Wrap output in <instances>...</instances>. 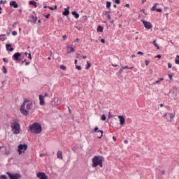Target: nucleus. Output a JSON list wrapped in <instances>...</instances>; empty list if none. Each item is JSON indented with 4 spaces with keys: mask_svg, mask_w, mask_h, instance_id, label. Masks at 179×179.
Listing matches in <instances>:
<instances>
[{
    "mask_svg": "<svg viewBox=\"0 0 179 179\" xmlns=\"http://www.w3.org/2000/svg\"><path fill=\"white\" fill-rule=\"evenodd\" d=\"M33 108V103L29 100H25L20 107L21 114L23 115H29L30 110Z\"/></svg>",
    "mask_w": 179,
    "mask_h": 179,
    "instance_id": "1",
    "label": "nucleus"
},
{
    "mask_svg": "<svg viewBox=\"0 0 179 179\" xmlns=\"http://www.w3.org/2000/svg\"><path fill=\"white\" fill-rule=\"evenodd\" d=\"M41 131H43V128L39 123L35 122L29 126V131L31 132V134H41Z\"/></svg>",
    "mask_w": 179,
    "mask_h": 179,
    "instance_id": "2",
    "label": "nucleus"
},
{
    "mask_svg": "<svg viewBox=\"0 0 179 179\" xmlns=\"http://www.w3.org/2000/svg\"><path fill=\"white\" fill-rule=\"evenodd\" d=\"M103 162H104V157L102 156H94L92 159V167H103Z\"/></svg>",
    "mask_w": 179,
    "mask_h": 179,
    "instance_id": "3",
    "label": "nucleus"
},
{
    "mask_svg": "<svg viewBox=\"0 0 179 179\" xmlns=\"http://www.w3.org/2000/svg\"><path fill=\"white\" fill-rule=\"evenodd\" d=\"M11 131L15 135L20 134V124L16 120H13L10 123Z\"/></svg>",
    "mask_w": 179,
    "mask_h": 179,
    "instance_id": "4",
    "label": "nucleus"
},
{
    "mask_svg": "<svg viewBox=\"0 0 179 179\" xmlns=\"http://www.w3.org/2000/svg\"><path fill=\"white\" fill-rule=\"evenodd\" d=\"M22 53H20V52L15 53L12 57L13 61H17V62H20V61H22Z\"/></svg>",
    "mask_w": 179,
    "mask_h": 179,
    "instance_id": "5",
    "label": "nucleus"
},
{
    "mask_svg": "<svg viewBox=\"0 0 179 179\" xmlns=\"http://www.w3.org/2000/svg\"><path fill=\"white\" fill-rule=\"evenodd\" d=\"M24 150H27V144H20L18 145L19 155H20L21 153H24Z\"/></svg>",
    "mask_w": 179,
    "mask_h": 179,
    "instance_id": "6",
    "label": "nucleus"
},
{
    "mask_svg": "<svg viewBox=\"0 0 179 179\" xmlns=\"http://www.w3.org/2000/svg\"><path fill=\"white\" fill-rule=\"evenodd\" d=\"M10 179H19L20 178V175L19 173H10V172H6Z\"/></svg>",
    "mask_w": 179,
    "mask_h": 179,
    "instance_id": "7",
    "label": "nucleus"
},
{
    "mask_svg": "<svg viewBox=\"0 0 179 179\" xmlns=\"http://www.w3.org/2000/svg\"><path fill=\"white\" fill-rule=\"evenodd\" d=\"M141 22L143 24L145 29H148V30H150V29H152V27H153V25H152V23H150V22L145 21V20H142Z\"/></svg>",
    "mask_w": 179,
    "mask_h": 179,
    "instance_id": "8",
    "label": "nucleus"
},
{
    "mask_svg": "<svg viewBox=\"0 0 179 179\" xmlns=\"http://www.w3.org/2000/svg\"><path fill=\"white\" fill-rule=\"evenodd\" d=\"M36 176L40 179H48V176H47V175H45V173L43 172H38L36 174Z\"/></svg>",
    "mask_w": 179,
    "mask_h": 179,
    "instance_id": "9",
    "label": "nucleus"
},
{
    "mask_svg": "<svg viewBox=\"0 0 179 179\" xmlns=\"http://www.w3.org/2000/svg\"><path fill=\"white\" fill-rule=\"evenodd\" d=\"M164 118H166V120H169L170 118V121L171 122L172 120H174V114L173 113H166L164 115Z\"/></svg>",
    "mask_w": 179,
    "mask_h": 179,
    "instance_id": "10",
    "label": "nucleus"
},
{
    "mask_svg": "<svg viewBox=\"0 0 179 179\" xmlns=\"http://www.w3.org/2000/svg\"><path fill=\"white\" fill-rule=\"evenodd\" d=\"M117 118L119 119L120 125H124V124H125V117H124V116L118 115Z\"/></svg>",
    "mask_w": 179,
    "mask_h": 179,
    "instance_id": "11",
    "label": "nucleus"
},
{
    "mask_svg": "<svg viewBox=\"0 0 179 179\" xmlns=\"http://www.w3.org/2000/svg\"><path fill=\"white\" fill-rule=\"evenodd\" d=\"M39 101L41 106H44V104H45V102L44 101V96L42 94L39 95Z\"/></svg>",
    "mask_w": 179,
    "mask_h": 179,
    "instance_id": "12",
    "label": "nucleus"
},
{
    "mask_svg": "<svg viewBox=\"0 0 179 179\" xmlns=\"http://www.w3.org/2000/svg\"><path fill=\"white\" fill-rule=\"evenodd\" d=\"M94 131L100 132L101 135L98 136L99 139H101V138H103V130H99V127H95Z\"/></svg>",
    "mask_w": 179,
    "mask_h": 179,
    "instance_id": "13",
    "label": "nucleus"
},
{
    "mask_svg": "<svg viewBox=\"0 0 179 179\" xmlns=\"http://www.w3.org/2000/svg\"><path fill=\"white\" fill-rule=\"evenodd\" d=\"M6 48L7 51H10V52H12V51H13V48H12V45L7 43L6 45Z\"/></svg>",
    "mask_w": 179,
    "mask_h": 179,
    "instance_id": "14",
    "label": "nucleus"
},
{
    "mask_svg": "<svg viewBox=\"0 0 179 179\" xmlns=\"http://www.w3.org/2000/svg\"><path fill=\"white\" fill-rule=\"evenodd\" d=\"M10 6H12L13 8H15V9L18 8L19 5H17V3L16 1H10Z\"/></svg>",
    "mask_w": 179,
    "mask_h": 179,
    "instance_id": "15",
    "label": "nucleus"
},
{
    "mask_svg": "<svg viewBox=\"0 0 179 179\" xmlns=\"http://www.w3.org/2000/svg\"><path fill=\"white\" fill-rule=\"evenodd\" d=\"M57 159H60V160H62L64 159L62 157V151H61V150L57 151Z\"/></svg>",
    "mask_w": 179,
    "mask_h": 179,
    "instance_id": "16",
    "label": "nucleus"
},
{
    "mask_svg": "<svg viewBox=\"0 0 179 179\" xmlns=\"http://www.w3.org/2000/svg\"><path fill=\"white\" fill-rule=\"evenodd\" d=\"M64 16H68L69 15V7L68 8H65L64 11L63 12Z\"/></svg>",
    "mask_w": 179,
    "mask_h": 179,
    "instance_id": "17",
    "label": "nucleus"
},
{
    "mask_svg": "<svg viewBox=\"0 0 179 179\" xmlns=\"http://www.w3.org/2000/svg\"><path fill=\"white\" fill-rule=\"evenodd\" d=\"M71 13L76 19H79V13H78L76 11H73Z\"/></svg>",
    "mask_w": 179,
    "mask_h": 179,
    "instance_id": "18",
    "label": "nucleus"
},
{
    "mask_svg": "<svg viewBox=\"0 0 179 179\" xmlns=\"http://www.w3.org/2000/svg\"><path fill=\"white\" fill-rule=\"evenodd\" d=\"M68 50H70L68 52V54H71V52H75V49H73V48L71 47V46H67Z\"/></svg>",
    "mask_w": 179,
    "mask_h": 179,
    "instance_id": "19",
    "label": "nucleus"
},
{
    "mask_svg": "<svg viewBox=\"0 0 179 179\" xmlns=\"http://www.w3.org/2000/svg\"><path fill=\"white\" fill-rule=\"evenodd\" d=\"M29 4L33 5V6H34V8H37V2L34 1H30Z\"/></svg>",
    "mask_w": 179,
    "mask_h": 179,
    "instance_id": "20",
    "label": "nucleus"
},
{
    "mask_svg": "<svg viewBox=\"0 0 179 179\" xmlns=\"http://www.w3.org/2000/svg\"><path fill=\"white\" fill-rule=\"evenodd\" d=\"M152 44L155 45V47H156L157 48V50H160V47L156 43V40L153 41Z\"/></svg>",
    "mask_w": 179,
    "mask_h": 179,
    "instance_id": "21",
    "label": "nucleus"
},
{
    "mask_svg": "<svg viewBox=\"0 0 179 179\" xmlns=\"http://www.w3.org/2000/svg\"><path fill=\"white\" fill-rule=\"evenodd\" d=\"M90 66H92V63H90V62H87V66H85V69H89Z\"/></svg>",
    "mask_w": 179,
    "mask_h": 179,
    "instance_id": "22",
    "label": "nucleus"
},
{
    "mask_svg": "<svg viewBox=\"0 0 179 179\" xmlns=\"http://www.w3.org/2000/svg\"><path fill=\"white\" fill-rule=\"evenodd\" d=\"M156 6H157V3H155L154 4V6L151 8L150 10H152V12H153V10H156Z\"/></svg>",
    "mask_w": 179,
    "mask_h": 179,
    "instance_id": "23",
    "label": "nucleus"
},
{
    "mask_svg": "<svg viewBox=\"0 0 179 179\" xmlns=\"http://www.w3.org/2000/svg\"><path fill=\"white\" fill-rule=\"evenodd\" d=\"M97 31H99L100 33H101L103 31V27L99 25L97 27Z\"/></svg>",
    "mask_w": 179,
    "mask_h": 179,
    "instance_id": "24",
    "label": "nucleus"
},
{
    "mask_svg": "<svg viewBox=\"0 0 179 179\" xmlns=\"http://www.w3.org/2000/svg\"><path fill=\"white\" fill-rule=\"evenodd\" d=\"M57 101L55 102V106H59L61 104V99H57Z\"/></svg>",
    "mask_w": 179,
    "mask_h": 179,
    "instance_id": "25",
    "label": "nucleus"
},
{
    "mask_svg": "<svg viewBox=\"0 0 179 179\" xmlns=\"http://www.w3.org/2000/svg\"><path fill=\"white\" fill-rule=\"evenodd\" d=\"M106 8H108V9H110V8H111V2L110 1L106 2Z\"/></svg>",
    "mask_w": 179,
    "mask_h": 179,
    "instance_id": "26",
    "label": "nucleus"
},
{
    "mask_svg": "<svg viewBox=\"0 0 179 179\" xmlns=\"http://www.w3.org/2000/svg\"><path fill=\"white\" fill-rule=\"evenodd\" d=\"M3 73H4L5 74L8 73V71H6V68L5 67V66H3Z\"/></svg>",
    "mask_w": 179,
    "mask_h": 179,
    "instance_id": "27",
    "label": "nucleus"
},
{
    "mask_svg": "<svg viewBox=\"0 0 179 179\" xmlns=\"http://www.w3.org/2000/svg\"><path fill=\"white\" fill-rule=\"evenodd\" d=\"M59 68H60V69H63V71H65V69H66V66H65L64 65H60Z\"/></svg>",
    "mask_w": 179,
    "mask_h": 179,
    "instance_id": "28",
    "label": "nucleus"
},
{
    "mask_svg": "<svg viewBox=\"0 0 179 179\" xmlns=\"http://www.w3.org/2000/svg\"><path fill=\"white\" fill-rule=\"evenodd\" d=\"M6 38H3V35H0V41H5Z\"/></svg>",
    "mask_w": 179,
    "mask_h": 179,
    "instance_id": "29",
    "label": "nucleus"
},
{
    "mask_svg": "<svg viewBox=\"0 0 179 179\" xmlns=\"http://www.w3.org/2000/svg\"><path fill=\"white\" fill-rule=\"evenodd\" d=\"M76 69H78V71H81L82 67L80 66L76 65Z\"/></svg>",
    "mask_w": 179,
    "mask_h": 179,
    "instance_id": "30",
    "label": "nucleus"
},
{
    "mask_svg": "<svg viewBox=\"0 0 179 179\" xmlns=\"http://www.w3.org/2000/svg\"><path fill=\"white\" fill-rule=\"evenodd\" d=\"M101 120H102V121H106V115H101Z\"/></svg>",
    "mask_w": 179,
    "mask_h": 179,
    "instance_id": "31",
    "label": "nucleus"
},
{
    "mask_svg": "<svg viewBox=\"0 0 179 179\" xmlns=\"http://www.w3.org/2000/svg\"><path fill=\"white\" fill-rule=\"evenodd\" d=\"M0 179H6V176L5 175L0 176Z\"/></svg>",
    "mask_w": 179,
    "mask_h": 179,
    "instance_id": "32",
    "label": "nucleus"
},
{
    "mask_svg": "<svg viewBox=\"0 0 179 179\" xmlns=\"http://www.w3.org/2000/svg\"><path fill=\"white\" fill-rule=\"evenodd\" d=\"M175 64H176L177 65H179V59L178 58L176 59Z\"/></svg>",
    "mask_w": 179,
    "mask_h": 179,
    "instance_id": "33",
    "label": "nucleus"
},
{
    "mask_svg": "<svg viewBox=\"0 0 179 179\" xmlns=\"http://www.w3.org/2000/svg\"><path fill=\"white\" fill-rule=\"evenodd\" d=\"M12 35H13V36H17V31H13L12 32Z\"/></svg>",
    "mask_w": 179,
    "mask_h": 179,
    "instance_id": "34",
    "label": "nucleus"
},
{
    "mask_svg": "<svg viewBox=\"0 0 179 179\" xmlns=\"http://www.w3.org/2000/svg\"><path fill=\"white\" fill-rule=\"evenodd\" d=\"M106 17L108 20H111V15H110V14H107L106 15Z\"/></svg>",
    "mask_w": 179,
    "mask_h": 179,
    "instance_id": "35",
    "label": "nucleus"
},
{
    "mask_svg": "<svg viewBox=\"0 0 179 179\" xmlns=\"http://www.w3.org/2000/svg\"><path fill=\"white\" fill-rule=\"evenodd\" d=\"M33 20H34V22H37V17H34V15L31 16Z\"/></svg>",
    "mask_w": 179,
    "mask_h": 179,
    "instance_id": "36",
    "label": "nucleus"
},
{
    "mask_svg": "<svg viewBox=\"0 0 179 179\" xmlns=\"http://www.w3.org/2000/svg\"><path fill=\"white\" fill-rule=\"evenodd\" d=\"M145 63L146 66H148L149 65V64H150V62L148 61V60H145Z\"/></svg>",
    "mask_w": 179,
    "mask_h": 179,
    "instance_id": "37",
    "label": "nucleus"
},
{
    "mask_svg": "<svg viewBox=\"0 0 179 179\" xmlns=\"http://www.w3.org/2000/svg\"><path fill=\"white\" fill-rule=\"evenodd\" d=\"M168 76L171 80H173V75L169 74Z\"/></svg>",
    "mask_w": 179,
    "mask_h": 179,
    "instance_id": "38",
    "label": "nucleus"
},
{
    "mask_svg": "<svg viewBox=\"0 0 179 179\" xmlns=\"http://www.w3.org/2000/svg\"><path fill=\"white\" fill-rule=\"evenodd\" d=\"M48 8L50 9V10H54V9H57V6H55V8L50 6Z\"/></svg>",
    "mask_w": 179,
    "mask_h": 179,
    "instance_id": "39",
    "label": "nucleus"
},
{
    "mask_svg": "<svg viewBox=\"0 0 179 179\" xmlns=\"http://www.w3.org/2000/svg\"><path fill=\"white\" fill-rule=\"evenodd\" d=\"M155 10H157V12H162L163 10L162 8H157Z\"/></svg>",
    "mask_w": 179,
    "mask_h": 179,
    "instance_id": "40",
    "label": "nucleus"
},
{
    "mask_svg": "<svg viewBox=\"0 0 179 179\" xmlns=\"http://www.w3.org/2000/svg\"><path fill=\"white\" fill-rule=\"evenodd\" d=\"M3 62H6V64H7V62H8V60L6 58H3Z\"/></svg>",
    "mask_w": 179,
    "mask_h": 179,
    "instance_id": "41",
    "label": "nucleus"
},
{
    "mask_svg": "<svg viewBox=\"0 0 179 179\" xmlns=\"http://www.w3.org/2000/svg\"><path fill=\"white\" fill-rule=\"evenodd\" d=\"M50 16H51V14H48L46 15H44V17H46V19H48Z\"/></svg>",
    "mask_w": 179,
    "mask_h": 179,
    "instance_id": "42",
    "label": "nucleus"
},
{
    "mask_svg": "<svg viewBox=\"0 0 179 179\" xmlns=\"http://www.w3.org/2000/svg\"><path fill=\"white\" fill-rule=\"evenodd\" d=\"M115 3H117L118 5L121 2V1H120V0H115Z\"/></svg>",
    "mask_w": 179,
    "mask_h": 179,
    "instance_id": "43",
    "label": "nucleus"
},
{
    "mask_svg": "<svg viewBox=\"0 0 179 179\" xmlns=\"http://www.w3.org/2000/svg\"><path fill=\"white\" fill-rule=\"evenodd\" d=\"M138 55H143V52L139 51L137 52Z\"/></svg>",
    "mask_w": 179,
    "mask_h": 179,
    "instance_id": "44",
    "label": "nucleus"
},
{
    "mask_svg": "<svg viewBox=\"0 0 179 179\" xmlns=\"http://www.w3.org/2000/svg\"><path fill=\"white\" fill-rule=\"evenodd\" d=\"M123 71H124V70H122V69H120L119 70L118 73H119L120 75H121V73H122Z\"/></svg>",
    "mask_w": 179,
    "mask_h": 179,
    "instance_id": "45",
    "label": "nucleus"
},
{
    "mask_svg": "<svg viewBox=\"0 0 179 179\" xmlns=\"http://www.w3.org/2000/svg\"><path fill=\"white\" fill-rule=\"evenodd\" d=\"M122 69H129V67H128L127 66H125L124 67H122Z\"/></svg>",
    "mask_w": 179,
    "mask_h": 179,
    "instance_id": "46",
    "label": "nucleus"
},
{
    "mask_svg": "<svg viewBox=\"0 0 179 179\" xmlns=\"http://www.w3.org/2000/svg\"><path fill=\"white\" fill-rule=\"evenodd\" d=\"M101 43H102L103 44H104V43H106V40H104V38H102L101 40Z\"/></svg>",
    "mask_w": 179,
    "mask_h": 179,
    "instance_id": "47",
    "label": "nucleus"
},
{
    "mask_svg": "<svg viewBox=\"0 0 179 179\" xmlns=\"http://www.w3.org/2000/svg\"><path fill=\"white\" fill-rule=\"evenodd\" d=\"M171 63H168V68L170 69H171Z\"/></svg>",
    "mask_w": 179,
    "mask_h": 179,
    "instance_id": "48",
    "label": "nucleus"
},
{
    "mask_svg": "<svg viewBox=\"0 0 179 179\" xmlns=\"http://www.w3.org/2000/svg\"><path fill=\"white\" fill-rule=\"evenodd\" d=\"M28 58L29 59H31V54H30V53L28 54Z\"/></svg>",
    "mask_w": 179,
    "mask_h": 179,
    "instance_id": "49",
    "label": "nucleus"
},
{
    "mask_svg": "<svg viewBox=\"0 0 179 179\" xmlns=\"http://www.w3.org/2000/svg\"><path fill=\"white\" fill-rule=\"evenodd\" d=\"M161 173H162V174L164 175V174H166V171L165 170H162V171H161Z\"/></svg>",
    "mask_w": 179,
    "mask_h": 179,
    "instance_id": "50",
    "label": "nucleus"
},
{
    "mask_svg": "<svg viewBox=\"0 0 179 179\" xmlns=\"http://www.w3.org/2000/svg\"><path fill=\"white\" fill-rule=\"evenodd\" d=\"M28 65H30V62H25V66H27Z\"/></svg>",
    "mask_w": 179,
    "mask_h": 179,
    "instance_id": "51",
    "label": "nucleus"
},
{
    "mask_svg": "<svg viewBox=\"0 0 179 179\" xmlns=\"http://www.w3.org/2000/svg\"><path fill=\"white\" fill-rule=\"evenodd\" d=\"M155 58H159V59H160V58H162V55H157V56L155 57Z\"/></svg>",
    "mask_w": 179,
    "mask_h": 179,
    "instance_id": "52",
    "label": "nucleus"
},
{
    "mask_svg": "<svg viewBox=\"0 0 179 179\" xmlns=\"http://www.w3.org/2000/svg\"><path fill=\"white\" fill-rule=\"evenodd\" d=\"M43 97H48V93L45 92Z\"/></svg>",
    "mask_w": 179,
    "mask_h": 179,
    "instance_id": "53",
    "label": "nucleus"
},
{
    "mask_svg": "<svg viewBox=\"0 0 179 179\" xmlns=\"http://www.w3.org/2000/svg\"><path fill=\"white\" fill-rule=\"evenodd\" d=\"M113 139L114 142H115V141H117V138H115V136H113Z\"/></svg>",
    "mask_w": 179,
    "mask_h": 179,
    "instance_id": "54",
    "label": "nucleus"
},
{
    "mask_svg": "<svg viewBox=\"0 0 179 179\" xmlns=\"http://www.w3.org/2000/svg\"><path fill=\"white\" fill-rule=\"evenodd\" d=\"M112 66H114V68H116V66H118L117 64H112Z\"/></svg>",
    "mask_w": 179,
    "mask_h": 179,
    "instance_id": "55",
    "label": "nucleus"
},
{
    "mask_svg": "<svg viewBox=\"0 0 179 179\" xmlns=\"http://www.w3.org/2000/svg\"><path fill=\"white\" fill-rule=\"evenodd\" d=\"M66 37H67V36L66 35H64L63 36H62V38L65 40V38H66Z\"/></svg>",
    "mask_w": 179,
    "mask_h": 179,
    "instance_id": "56",
    "label": "nucleus"
},
{
    "mask_svg": "<svg viewBox=\"0 0 179 179\" xmlns=\"http://www.w3.org/2000/svg\"><path fill=\"white\" fill-rule=\"evenodd\" d=\"M124 6H126V8H129V4L127 3V4H125Z\"/></svg>",
    "mask_w": 179,
    "mask_h": 179,
    "instance_id": "57",
    "label": "nucleus"
},
{
    "mask_svg": "<svg viewBox=\"0 0 179 179\" xmlns=\"http://www.w3.org/2000/svg\"><path fill=\"white\" fill-rule=\"evenodd\" d=\"M124 143H125V144L128 143L127 140H124Z\"/></svg>",
    "mask_w": 179,
    "mask_h": 179,
    "instance_id": "58",
    "label": "nucleus"
},
{
    "mask_svg": "<svg viewBox=\"0 0 179 179\" xmlns=\"http://www.w3.org/2000/svg\"><path fill=\"white\" fill-rule=\"evenodd\" d=\"M108 115H109V118H110V117H112V116H111V112H109V113H108Z\"/></svg>",
    "mask_w": 179,
    "mask_h": 179,
    "instance_id": "59",
    "label": "nucleus"
},
{
    "mask_svg": "<svg viewBox=\"0 0 179 179\" xmlns=\"http://www.w3.org/2000/svg\"><path fill=\"white\" fill-rule=\"evenodd\" d=\"M0 3H1V4L4 3H3V0H1V1H0Z\"/></svg>",
    "mask_w": 179,
    "mask_h": 179,
    "instance_id": "60",
    "label": "nucleus"
},
{
    "mask_svg": "<svg viewBox=\"0 0 179 179\" xmlns=\"http://www.w3.org/2000/svg\"><path fill=\"white\" fill-rule=\"evenodd\" d=\"M164 104H163V103L160 104V107H164Z\"/></svg>",
    "mask_w": 179,
    "mask_h": 179,
    "instance_id": "61",
    "label": "nucleus"
},
{
    "mask_svg": "<svg viewBox=\"0 0 179 179\" xmlns=\"http://www.w3.org/2000/svg\"><path fill=\"white\" fill-rule=\"evenodd\" d=\"M134 66H131V67H130V68H129V69H131V70H132V69H134Z\"/></svg>",
    "mask_w": 179,
    "mask_h": 179,
    "instance_id": "62",
    "label": "nucleus"
},
{
    "mask_svg": "<svg viewBox=\"0 0 179 179\" xmlns=\"http://www.w3.org/2000/svg\"><path fill=\"white\" fill-rule=\"evenodd\" d=\"M113 8H117V4H114Z\"/></svg>",
    "mask_w": 179,
    "mask_h": 179,
    "instance_id": "63",
    "label": "nucleus"
},
{
    "mask_svg": "<svg viewBox=\"0 0 179 179\" xmlns=\"http://www.w3.org/2000/svg\"><path fill=\"white\" fill-rule=\"evenodd\" d=\"M162 80H163V78H161L159 79V82H162Z\"/></svg>",
    "mask_w": 179,
    "mask_h": 179,
    "instance_id": "64",
    "label": "nucleus"
}]
</instances>
